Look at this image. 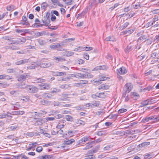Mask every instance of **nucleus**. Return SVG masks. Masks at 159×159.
Returning a JSON list of instances; mask_svg holds the SVG:
<instances>
[{
  "label": "nucleus",
  "mask_w": 159,
  "mask_h": 159,
  "mask_svg": "<svg viewBox=\"0 0 159 159\" xmlns=\"http://www.w3.org/2000/svg\"><path fill=\"white\" fill-rule=\"evenodd\" d=\"M25 84L21 83V86H22L21 88L25 89L27 92L31 93H33L37 92L38 90L37 88L34 86L32 85L25 86Z\"/></svg>",
  "instance_id": "f257e3e1"
},
{
  "label": "nucleus",
  "mask_w": 159,
  "mask_h": 159,
  "mask_svg": "<svg viewBox=\"0 0 159 159\" xmlns=\"http://www.w3.org/2000/svg\"><path fill=\"white\" fill-rule=\"evenodd\" d=\"M43 25H45L49 26L50 23V13L49 11L47 12L46 15L43 17V19L41 20Z\"/></svg>",
  "instance_id": "f03ea898"
},
{
  "label": "nucleus",
  "mask_w": 159,
  "mask_h": 159,
  "mask_svg": "<svg viewBox=\"0 0 159 159\" xmlns=\"http://www.w3.org/2000/svg\"><path fill=\"white\" fill-rule=\"evenodd\" d=\"M89 136H84L79 140L77 143L78 145L84 144L85 143L89 140Z\"/></svg>",
  "instance_id": "7ed1b4c3"
},
{
  "label": "nucleus",
  "mask_w": 159,
  "mask_h": 159,
  "mask_svg": "<svg viewBox=\"0 0 159 159\" xmlns=\"http://www.w3.org/2000/svg\"><path fill=\"white\" fill-rule=\"evenodd\" d=\"M33 121H34V125H41L43 124V119H42L34 118Z\"/></svg>",
  "instance_id": "20e7f679"
},
{
  "label": "nucleus",
  "mask_w": 159,
  "mask_h": 159,
  "mask_svg": "<svg viewBox=\"0 0 159 159\" xmlns=\"http://www.w3.org/2000/svg\"><path fill=\"white\" fill-rule=\"evenodd\" d=\"M62 45L59 44H54L50 46V48L52 49H57L59 51L64 50V49L61 48Z\"/></svg>",
  "instance_id": "39448f33"
},
{
  "label": "nucleus",
  "mask_w": 159,
  "mask_h": 159,
  "mask_svg": "<svg viewBox=\"0 0 159 159\" xmlns=\"http://www.w3.org/2000/svg\"><path fill=\"white\" fill-rule=\"evenodd\" d=\"M127 72L125 67L122 66L120 68L117 70V73L118 75H124Z\"/></svg>",
  "instance_id": "423d86ee"
},
{
  "label": "nucleus",
  "mask_w": 159,
  "mask_h": 159,
  "mask_svg": "<svg viewBox=\"0 0 159 159\" xmlns=\"http://www.w3.org/2000/svg\"><path fill=\"white\" fill-rule=\"evenodd\" d=\"M133 88L132 85L130 83H127L125 86V93H129L132 89Z\"/></svg>",
  "instance_id": "0eeeda50"
},
{
  "label": "nucleus",
  "mask_w": 159,
  "mask_h": 159,
  "mask_svg": "<svg viewBox=\"0 0 159 159\" xmlns=\"http://www.w3.org/2000/svg\"><path fill=\"white\" fill-rule=\"evenodd\" d=\"M152 103V101L149 99L143 101L141 102L142 106H144L148 105H149Z\"/></svg>",
  "instance_id": "6e6552de"
},
{
  "label": "nucleus",
  "mask_w": 159,
  "mask_h": 159,
  "mask_svg": "<svg viewBox=\"0 0 159 159\" xmlns=\"http://www.w3.org/2000/svg\"><path fill=\"white\" fill-rule=\"evenodd\" d=\"M28 59H25L24 60H20V61H17L15 63L16 65H19L25 64L28 62Z\"/></svg>",
  "instance_id": "1a4fd4ad"
},
{
  "label": "nucleus",
  "mask_w": 159,
  "mask_h": 159,
  "mask_svg": "<svg viewBox=\"0 0 159 159\" xmlns=\"http://www.w3.org/2000/svg\"><path fill=\"white\" fill-rule=\"evenodd\" d=\"M25 113L23 111H12L10 114L13 115H22Z\"/></svg>",
  "instance_id": "9d476101"
},
{
  "label": "nucleus",
  "mask_w": 159,
  "mask_h": 159,
  "mask_svg": "<svg viewBox=\"0 0 159 159\" xmlns=\"http://www.w3.org/2000/svg\"><path fill=\"white\" fill-rule=\"evenodd\" d=\"M28 75L24 74L20 75L18 79L19 81H24L27 77Z\"/></svg>",
  "instance_id": "9b49d317"
},
{
  "label": "nucleus",
  "mask_w": 159,
  "mask_h": 159,
  "mask_svg": "<svg viewBox=\"0 0 159 159\" xmlns=\"http://www.w3.org/2000/svg\"><path fill=\"white\" fill-rule=\"evenodd\" d=\"M106 69V67L105 66H98L95 67L92 70L93 71H96L98 70H104Z\"/></svg>",
  "instance_id": "f8f14e48"
},
{
  "label": "nucleus",
  "mask_w": 159,
  "mask_h": 159,
  "mask_svg": "<svg viewBox=\"0 0 159 159\" xmlns=\"http://www.w3.org/2000/svg\"><path fill=\"white\" fill-rule=\"evenodd\" d=\"M95 141H92L91 142H89L86 144V146L83 148L84 150H85L91 148H92V146H91V145L93 143L95 142Z\"/></svg>",
  "instance_id": "ddd939ff"
},
{
  "label": "nucleus",
  "mask_w": 159,
  "mask_h": 159,
  "mask_svg": "<svg viewBox=\"0 0 159 159\" xmlns=\"http://www.w3.org/2000/svg\"><path fill=\"white\" fill-rule=\"evenodd\" d=\"M109 86L107 84H102L98 87V89H102L104 90L107 89H109Z\"/></svg>",
  "instance_id": "4468645a"
},
{
  "label": "nucleus",
  "mask_w": 159,
  "mask_h": 159,
  "mask_svg": "<svg viewBox=\"0 0 159 159\" xmlns=\"http://www.w3.org/2000/svg\"><path fill=\"white\" fill-rule=\"evenodd\" d=\"M68 95V94H62L61 96L62 98H59L58 100L59 101H66L67 100V96Z\"/></svg>",
  "instance_id": "2eb2a0df"
},
{
  "label": "nucleus",
  "mask_w": 159,
  "mask_h": 159,
  "mask_svg": "<svg viewBox=\"0 0 159 159\" xmlns=\"http://www.w3.org/2000/svg\"><path fill=\"white\" fill-rule=\"evenodd\" d=\"M105 40L106 41H112L114 42L116 41V39L113 37H111L109 36L105 39Z\"/></svg>",
  "instance_id": "dca6fc26"
},
{
  "label": "nucleus",
  "mask_w": 159,
  "mask_h": 159,
  "mask_svg": "<svg viewBox=\"0 0 159 159\" xmlns=\"http://www.w3.org/2000/svg\"><path fill=\"white\" fill-rule=\"evenodd\" d=\"M53 60H56L57 62H58V61H63L65 60V59L64 58H63L61 57H55L53 58Z\"/></svg>",
  "instance_id": "f3484780"
},
{
  "label": "nucleus",
  "mask_w": 159,
  "mask_h": 159,
  "mask_svg": "<svg viewBox=\"0 0 159 159\" xmlns=\"http://www.w3.org/2000/svg\"><path fill=\"white\" fill-rule=\"evenodd\" d=\"M85 47L79 46L77 48H75L74 51L79 52H81L85 50Z\"/></svg>",
  "instance_id": "a211bd4d"
},
{
  "label": "nucleus",
  "mask_w": 159,
  "mask_h": 159,
  "mask_svg": "<svg viewBox=\"0 0 159 159\" xmlns=\"http://www.w3.org/2000/svg\"><path fill=\"white\" fill-rule=\"evenodd\" d=\"M109 78L106 76H102L100 77L99 80L96 81L95 82L96 83H99L100 81H103L109 79Z\"/></svg>",
  "instance_id": "6ab92c4d"
},
{
  "label": "nucleus",
  "mask_w": 159,
  "mask_h": 159,
  "mask_svg": "<svg viewBox=\"0 0 159 159\" xmlns=\"http://www.w3.org/2000/svg\"><path fill=\"white\" fill-rule=\"evenodd\" d=\"M28 30H20L19 29H17L16 30V32L18 33H27L28 31Z\"/></svg>",
  "instance_id": "aec40b11"
},
{
  "label": "nucleus",
  "mask_w": 159,
  "mask_h": 159,
  "mask_svg": "<svg viewBox=\"0 0 159 159\" xmlns=\"http://www.w3.org/2000/svg\"><path fill=\"white\" fill-rule=\"evenodd\" d=\"M156 57H159V51H156L155 52L152 53L151 55V57L154 58Z\"/></svg>",
  "instance_id": "412c9836"
},
{
  "label": "nucleus",
  "mask_w": 159,
  "mask_h": 159,
  "mask_svg": "<svg viewBox=\"0 0 159 159\" xmlns=\"http://www.w3.org/2000/svg\"><path fill=\"white\" fill-rule=\"evenodd\" d=\"M75 77L77 78L80 77L81 78H85V74H83L80 73H77Z\"/></svg>",
  "instance_id": "4be33fe9"
},
{
  "label": "nucleus",
  "mask_w": 159,
  "mask_h": 159,
  "mask_svg": "<svg viewBox=\"0 0 159 159\" xmlns=\"http://www.w3.org/2000/svg\"><path fill=\"white\" fill-rule=\"evenodd\" d=\"M125 93H123V94L122 98L123 99L125 98V100L126 102H127L129 100L128 95Z\"/></svg>",
  "instance_id": "5701e85b"
},
{
  "label": "nucleus",
  "mask_w": 159,
  "mask_h": 159,
  "mask_svg": "<svg viewBox=\"0 0 159 159\" xmlns=\"http://www.w3.org/2000/svg\"><path fill=\"white\" fill-rule=\"evenodd\" d=\"M150 144V142H144L139 145V147L142 148L143 147H145Z\"/></svg>",
  "instance_id": "b1692460"
},
{
  "label": "nucleus",
  "mask_w": 159,
  "mask_h": 159,
  "mask_svg": "<svg viewBox=\"0 0 159 159\" xmlns=\"http://www.w3.org/2000/svg\"><path fill=\"white\" fill-rule=\"evenodd\" d=\"M129 25V23L128 22H126L123 25H120L119 28L121 30H123L126 28V27H127V26Z\"/></svg>",
  "instance_id": "393cba45"
},
{
  "label": "nucleus",
  "mask_w": 159,
  "mask_h": 159,
  "mask_svg": "<svg viewBox=\"0 0 159 159\" xmlns=\"http://www.w3.org/2000/svg\"><path fill=\"white\" fill-rule=\"evenodd\" d=\"M10 105L13 107L12 109L14 110H17L19 109L20 106L17 104H12L11 103Z\"/></svg>",
  "instance_id": "a878e982"
},
{
  "label": "nucleus",
  "mask_w": 159,
  "mask_h": 159,
  "mask_svg": "<svg viewBox=\"0 0 159 159\" xmlns=\"http://www.w3.org/2000/svg\"><path fill=\"white\" fill-rule=\"evenodd\" d=\"M9 86V84L5 82H3L0 83V86L2 87L3 88L7 87Z\"/></svg>",
  "instance_id": "bb28decb"
},
{
  "label": "nucleus",
  "mask_w": 159,
  "mask_h": 159,
  "mask_svg": "<svg viewBox=\"0 0 159 159\" xmlns=\"http://www.w3.org/2000/svg\"><path fill=\"white\" fill-rule=\"evenodd\" d=\"M40 66L43 68H45L48 67L49 66V63H41L40 65Z\"/></svg>",
  "instance_id": "cd10ccee"
},
{
  "label": "nucleus",
  "mask_w": 159,
  "mask_h": 159,
  "mask_svg": "<svg viewBox=\"0 0 159 159\" xmlns=\"http://www.w3.org/2000/svg\"><path fill=\"white\" fill-rule=\"evenodd\" d=\"M91 104L92 105V106H93L96 107H98L100 105V103L99 101H94L92 102Z\"/></svg>",
  "instance_id": "c85d7f7f"
},
{
  "label": "nucleus",
  "mask_w": 159,
  "mask_h": 159,
  "mask_svg": "<svg viewBox=\"0 0 159 159\" xmlns=\"http://www.w3.org/2000/svg\"><path fill=\"white\" fill-rule=\"evenodd\" d=\"M147 39V36L145 35H143L140 37L138 39V41H142Z\"/></svg>",
  "instance_id": "c756f323"
},
{
  "label": "nucleus",
  "mask_w": 159,
  "mask_h": 159,
  "mask_svg": "<svg viewBox=\"0 0 159 159\" xmlns=\"http://www.w3.org/2000/svg\"><path fill=\"white\" fill-rule=\"evenodd\" d=\"M41 9L43 10H45L47 7L48 5L46 2H43L41 4Z\"/></svg>",
  "instance_id": "7c9ffc66"
},
{
  "label": "nucleus",
  "mask_w": 159,
  "mask_h": 159,
  "mask_svg": "<svg viewBox=\"0 0 159 159\" xmlns=\"http://www.w3.org/2000/svg\"><path fill=\"white\" fill-rule=\"evenodd\" d=\"M75 141V140L73 139H71L70 140H69L67 141H66L65 143V144L67 145H69L72 143L74 142Z\"/></svg>",
  "instance_id": "2f4dec72"
},
{
  "label": "nucleus",
  "mask_w": 159,
  "mask_h": 159,
  "mask_svg": "<svg viewBox=\"0 0 159 159\" xmlns=\"http://www.w3.org/2000/svg\"><path fill=\"white\" fill-rule=\"evenodd\" d=\"M134 29H131L128 30H126L124 32V33L125 34H130L133 33L134 32Z\"/></svg>",
  "instance_id": "473e14b6"
},
{
  "label": "nucleus",
  "mask_w": 159,
  "mask_h": 159,
  "mask_svg": "<svg viewBox=\"0 0 159 159\" xmlns=\"http://www.w3.org/2000/svg\"><path fill=\"white\" fill-rule=\"evenodd\" d=\"M132 98L134 99H137L139 98V95L137 93H133Z\"/></svg>",
  "instance_id": "72a5a7b5"
},
{
  "label": "nucleus",
  "mask_w": 159,
  "mask_h": 159,
  "mask_svg": "<svg viewBox=\"0 0 159 159\" xmlns=\"http://www.w3.org/2000/svg\"><path fill=\"white\" fill-rule=\"evenodd\" d=\"M15 8V7L13 5L8 6L7 7V11H11L13 10Z\"/></svg>",
  "instance_id": "f704fd0d"
},
{
  "label": "nucleus",
  "mask_w": 159,
  "mask_h": 159,
  "mask_svg": "<svg viewBox=\"0 0 159 159\" xmlns=\"http://www.w3.org/2000/svg\"><path fill=\"white\" fill-rule=\"evenodd\" d=\"M154 117V118L153 119V123L157 122L159 121V116H153Z\"/></svg>",
  "instance_id": "c9c22d12"
},
{
  "label": "nucleus",
  "mask_w": 159,
  "mask_h": 159,
  "mask_svg": "<svg viewBox=\"0 0 159 159\" xmlns=\"http://www.w3.org/2000/svg\"><path fill=\"white\" fill-rule=\"evenodd\" d=\"M65 118L66 119L69 121H72L73 120V118L70 116L66 115V116Z\"/></svg>",
  "instance_id": "e433bc0d"
},
{
  "label": "nucleus",
  "mask_w": 159,
  "mask_h": 159,
  "mask_svg": "<svg viewBox=\"0 0 159 159\" xmlns=\"http://www.w3.org/2000/svg\"><path fill=\"white\" fill-rule=\"evenodd\" d=\"M73 132L72 131H66V135L69 136L71 137L73 135Z\"/></svg>",
  "instance_id": "4c0bfd02"
},
{
  "label": "nucleus",
  "mask_w": 159,
  "mask_h": 159,
  "mask_svg": "<svg viewBox=\"0 0 159 159\" xmlns=\"http://www.w3.org/2000/svg\"><path fill=\"white\" fill-rule=\"evenodd\" d=\"M45 34V32H37V33L35 34V35L37 36H42L44 35Z\"/></svg>",
  "instance_id": "58836bf2"
},
{
  "label": "nucleus",
  "mask_w": 159,
  "mask_h": 159,
  "mask_svg": "<svg viewBox=\"0 0 159 159\" xmlns=\"http://www.w3.org/2000/svg\"><path fill=\"white\" fill-rule=\"evenodd\" d=\"M126 111L127 110L126 109L121 108L118 111V114H122L126 112Z\"/></svg>",
  "instance_id": "ea45409f"
},
{
  "label": "nucleus",
  "mask_w": 159,
  "mask_h": 159,
  "mask_svg": "<svg viewBox=\"0 0 159 159\" xmlns=\"http://www.w3.org/2000/svg\"><path fill=\"white\" fill-rule=\"evenodd\" d=\"M18 126L16 125H15L14 126H11L9 128V130H14L16 129L17 128H18Z\"/></svg>",
  "instance_id": "a19ab883"
},
{
  "label": "nucleus",
  "mask_w": 159,
  "mask_h": 159,
  "mask_svg": "<svg viewBox=\"0 0 159 159\" xmlns=\"http://www.w3.org/2000/svg\"><path fill=\"white\" fill-rule=\"evenodd\" d=\"M112 147V145H107L104 148V150L105 151L110 150L111 148Z\"/></svg>",
  "instance_id": "79ce46f5"
},
{
  "label": "nucleus",
  "mask_w": 159,
  "mask_h": 159,
  "mask_svg": "<svg viewBox=\"0 0 159 159\" xmlns=\"http://www.w3.org/2000/svg\"><path fill=\"white\" fill-rule=\"evenodd\" d=\"M86 77L85 78H91L93 77V75L91 74L90 73H87L86 74H85Z\"/></svg>",
  "instance_id": "37998d69"
},
{
  "label": "nucleus",
  "mask_w": 159,
  "mask_h": 159,
  "mask_svg": "<svg viewBox=\"0 0 159 159\" xmlns=\"http://www.w3.org/2000/svg\"><path fill=\"white\" fill-rule=\"evenodd\" d=\"M35 79V80H34V81H35L36 83L42 82H43L44 80L42 79L41 78H39L38 79L36 78Z\"/></svg>",
  "instance_id": "c03bdc74"
},
{
  "label": "nucleus",
  "mask_w": 159,
  "mask_h": 159,
  "mask_svg": "<svg viewBox=\"0 0 159 159\" xmlns=\"http://www.w3.org/2000/svg\"><path fill=\"white\" fill-rule=\"evenodd\" d=\"M70 79V78L69 77H66V78H61L60 79H59L58 80L59 81H65L67 80H68Z\"/></svg>",
  "instance_id": "a18cd8bd"
},
{
  "label": "nucleus",
  "mask_w": 159,
  "mask_h": 159,
  "mask_svg": "<svg viewBox=\"0 0 159 159\" xmlns=\"http://www.w3.org/2000/svg\"><path fill=\"white\" fill-rule=\"evenodd\" d=\"M10 93L11 95H16L18 94V91L12 90L10 92Z\"/></svg>",
  "instance_id": "49530a36"
},
{
  "label": "nucleus",
  "mask_w": 159,
  "mask_h": 159,
  "mask_svg": "<svg viewBox=\"0 0 159 159\" xmlns=\"http://www.w3.org/2000/svg\"><path fill=\"white\" fill-rule=\"evenodd\" d=\"M8 73H14L16 72V70L14 69H9L7 70Z\"/></svg>",
  "instance_id": "de8ad7c7"
},
{
  "label": "nucleus",
  "mask_w": 159,
  "mask_h": 159,
  "mask_svg": "<svg viewBox=\"0 0 159 159\" xmlns=\"http://www.w3.org/2000/svg\"><path fill=\"white\" fill-rule=\"evenodd\" d=\"M77 123L78 124L82 125H84L85 124L84 122L81 120H78L77 122Z\"/></svg>",
  "instance_id": "09e8293b"
},
{
  "label": "nucleus",
  "mask_w": 159,
  "mask_h": 159,
  "mask_svg": "<svg viewBox=\"0 0 159 159\" xmlns=\"http://www.w3.org/2000/svg\"><path fill=\"white\" fill-rule=\"evenodd\" d=\"M50 156L49 155H45L41 157L39 159H49Z\"/></svg>",
  "instance_id": "8fccbe9b"
},
{
  "label": "nucleus",
  "mask_w": 159,
  "mask_h": 159,
  "mask_svg": "<svg viewBox=\"0 0 159 159\" xmlns=\"http://www.w3.org/2000/svg\"><path fill=\"white\" fill-rule=\"evenodd\" d=\"M6 79L7 80H11L12 79V76L5 74L4 79Z\"/></svg>",
  "instance_id": "3c124183"
},
{
  "label": "nucleus",
  "mask_w": 159,
  "mask_h": 159,
  "mask_svg": "<svg viewBox=\"0 0 159 159\" xmlns=\"http://www.w3.org/2000/svg\"><path fill=\"white\" fill-rule=\"evenodd\" d=\"M131 46H128L125 49V51L126 53H128L129 51L131 50Z\"/></svg>",
  "instance_id": "603ef678"
},
{
  "label": "nucleus",
  "mask_w": 159,
  "mask_h": 159,
  "mask_svg": "<svg viewBox=\"0 0 159 159\" xmlns=\"http://www.w3.org/2000/svg\"><path fill=\"white\" fill-rule=\"evenodd\" d=\"M73 0H68V1L66 2V4L68 5H70L73 4Z\"/></svg>",
  "instance_id": "864d4df0"
},
{
  "label": "nucleus",
  "mask_w": 159,
  "mask_h": 159,
  "mask_svg": "<svg viewBox=\"0 0 159 159\" xmlns=\"http://www.w3.org/2000/svg\"><path fill=\"white\" fill-rule=\"evenodd\" d=\"M42 88L44 89H48L49 88V84H45L43 85Z\"/></svg>",
  "instance_id": "5fc2aeb1"
},
{
  "label": "nucleus",
  "mask_w": 159,
  "mask_h": 159,
  "mask_svg": "<svg viewBox=\"0 0 159 159\" xmlns=\"http://www.w3.org/2000/svg\"><path fill=\"white\" fill-rule=\"evenodd\" d=\"M56 19V16H55L53 14H52L51 16V20L52 21H55Z\"/></svg>",
  "instance_id": "6e6d98bb"
},
{
  "label": "nucleus",
  "mask_w": 159,
  "mask_h": 159,
  "mask_svg": "<svg viewBox=\"0 0 159 159\" xmlns=\"http://www.w3.org/2000/svg\"><path fill=\"white\" fill-rule=\"evenodd\" d=\"M43 150V148L42 146L38 147L36 149V151L37 152H40L42 151Z\"/></svg>",
  "instance_id": "4d7b16f0"
},
{
  "label": "nucleus",
  "mask_w": 159,
  "mask_h": 159,
  "mask_svg": "<svg viewBox=\"0 0 159 159\" xmlns=\"http://www.w3.org/2000/svg\"><path fill=\"white\" fill-rule=\"evenodd\" d=\"M74 54V53L72 52L69 51L66 52V55L67 56H70Z\"/></svg>",
  "instance_id": "13d9d810"
},
{
  "label": "nucleus",
  "mask_w": 159,
  "mask_h": 159,
  "mask_svg": "<svg viewBox=\"0 0 159 159\" xmlns=\"http://www.w3.org/2000/svg\"><path fill=\"white\" fill-rule=\"evenodd\" d=\"M20 159H28V158L24 155H20Z\"/></svg>",
  "instance_id": "bf43d9fd"
},
{
  "label": "nucleus",
  "mask_w": 159,
  "mask_h": 159,
  "mask_svg": "<svg viewBox=\"0 0 159 159\" xmlns=\"http://www.w3.org/2000/svg\"><path fill=\"white\" fill-rule=\"evenodd\" d=\"M60 91V90L59 89H54L51 92V93H54L59 92Z\"/></svg>",
  "instance_id": "052dcab7"
},
{
  "label": "nucleus",
  "mask_w": 159,
  "mask_h": 159,
  "mask_svg": "<svg viewBox=\"0 0 159 159\" xmlns=\"http://www.w3.org/2000/svg\"><path fill=\"white\" fill-rule=\"evenodd\" d=\"M26 40V39L24 37H22V39L20 40V42L21 43V44H22L25 43Z\"/></svg>",
  "instance_id": "680f3d73"
},
{
  "label": "nucleus",
  "mask_w": 159,
  "mask_h": 159,
  "mask_svg": "<svg viewBox=\"0 0 159 159\" xmlns=\"http://www.w3.org/2000/svg\"><path fill=\"white\" fill-rule=\"evenodd\" d=\"M105 134V132L102 131H99L98 133L97 134L99 136H102Z\"/></svg>",
  "instance_id": "e2e57ef3"
},
{
  "label": "nucleus",
  "mask_w": 159,
  "mask_h": 159,
  "mask_svg": "<svg viewBox=\"0 0 159 159\" xmlns=\"http://www.w3.org/2000/svg\"><path fill=\"white\" fill-rule=\"evenodd\" d=\"M85 49V51H90L92 50L93 49V48L91 47H84Z\"/></svg>",
  "instance_id": "0e129e2a"
},
{
  "label": "nucleus",
  "mask_w": 159,
  "mask_h": 159,
  "mask_svg": "<svg viewBox=\"0 0 159 159\" xmlns=\"http://www.w3.org/2000/svg\"><path fill=\"white\" fill-rule=\"evenodd\" d=\"M11 49L13 50H18L19 49V48L18 47L14 46V45H12L11 46Z\"/></svg>",
  "instance_id": "69168bd1"
},
{
  "label": "nucleus",
  "mask_w": 159,
  "mask_h": 159,
  "mask_svg": "<svg viewBox=\"0 0 159 159\" xmlns=\"http://www.w3.org/2000/svg\"><path fill=\"white\" fill-rule=\"evenodd\" d=\"M99 98H104L105 95H104V93H99Z\"/></svg>",
  "instance_id": "338daca9"
},
{
  "label": "nucleus",
  "mask_w": 159,
  "mask_h": 159,
  "mask_svg": "<svg viewBox=\"0 0 159 159\" xmlns=\"http://www.w3.org/2000/svg\"><path fill=\"white\" fill-rule=\"evenodd\" d=\"M148 121V120L147 118V116L146 117H145V118H143L141 120V122H142L144 123V122H147Z\"/></svg>",
  "instance_id": "774afa93"
}]
</instances>
